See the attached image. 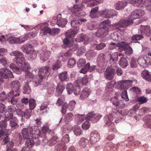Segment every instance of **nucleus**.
Returning a JSON list of instances; mask_svg holds the SVG:
<instances>
[{
    "instance_id": "f257e3e1",
    "label": "nucleus",
    "mask_w": 151,
    "mask_h": 151,
    "mask_svg": "<svg viewBox=\"0 0 151 151\" xmlns=\"http://www.w3.org/2000/svg\"><path fill=\"white\" fill-rule=\"evenodd\" d=\"M49 69L50 68L48 66L39 68L38 75L34 78L33 81L32 82L35 87L39 85L42 81L44 77L49 75Z\"/></svg>"
},
{
    "instance_id": "f03ea898",
    "label": "nucleus",
    "mask_w": 151,
    "mask_h": 151,
    "mask_svg": "<svg viewBox=\"0 0 151 151\" xmlns=\"http://www.w3.org/2000/svg\"><path fill=\"white\" fill-rule=\"evenodd\" d=\"M110 24V21L108 19L100 23V29L98 31V34L100 37H103L108 35Z\"/></svg>"
},
{
    "instance_id": "7ed1b4c3",
    "label": "nucleus",
    "mask_w": 151,
    "mask_h": 151,
    "mask_svg": "<svg viewBox=\"0 0 151 151\" xmlns=\"http://www.w3.org/2000/svg\"><path fill=\"white\" fill-rule=\"evenodd\" d=\"M10 68L12 70L14 73L19 74L21 73V70L25 72L28 71L30 69V66L29 63L25 61L19 67L14 63H11L10 65Z\"/></svg>"
},
{
    "instance_id": "20e7f679",
    "label": "nucleus",
    "mask_w": 151,
    "mask_h": 151,
    "mask_svg": "<svg viewBox=\"0 0 151 151\" xmlns=\"http://www.w3.org/2000/svg\"><path fill=\"white\" fill-rule=\"evenodd\" d=\"M77 34V32L74 30H70L68 31L65 34L66 38L63 41V45L62 46H64L65 48L68 47L71 45L70 44L72 43L71 41H72Z\"/></svg>"
},
{
    "instance_id": "39448f33",
    "label": "nucleus",
    "mask_w": 151,
    "mask_h": 151,
    "mask_svg": "<svg viewBox=\"0 0 151 151\" xmlns=\"http://www.w3.org/2000/svg\"><path fill=\"white\" fill-rule=\"evenodd\" d=\"M66 88L68 94H70L73 93L76 96L79 94L81 91L80 85L76 82L74 83L73 84L71 83L67 84Z\"/></svg>"
},
{
    "instance_id": "423d86ee",
    "label": "nucleus",
    "mask_w": 151,
    "mask_h": 151,
    "mask_svg": "<svg viewBox=\"0 0 151 151\" xmlns=\"http://www.w3.org/2000/svg\"><path fill=\"white\" fill-rule=\"evenodd\" d=\"M32 46L29 44H25L23 45L21 48L22 50L26 53L30 55L31 58H34L36 57V54L34 50H31Z\"/></svg>"
},
{
    "instance_id": "0eeeda50",
    "label": "nucleus",
    "mask_w": 151,
    "mask_h": 151,
    "mask_svg": "<svg viewBox=\"0 0 151 151\" xmlns=\"http://www.w3.org/2000/svg\"><path fill=\"white\" fill-rule=\"evenodd\" d=\"M19 94L18 93H15L12 92H9L7 94L8 102L13 105H15L18 101V96Z\"/></svg>"
},
{
    "instance_id": "6e6552de",
    "label": "nucleus",
    "mask_w": 151,
    "mask_h": 151,
    "mask_svg": "<svg viewBox=\"0 0 151 151\" xmlns=\"http://www.w3.org/2000/svg\"><path fill=\"white\" fill-rule=\"evenodd\" d=\"M52 22L56 24L59 27H63L67 23L66 20L61 18V14H59L57 17H53Z\"/></svg>"
},
{
    "instance_id": "1a4fd4ad",
    "label": "nucleus",
    "mask_w": 151,
    "mask_h": 151,
    "mask_svg": "<svg viewBox=\"0 0 151 151\" xmlns=\"http://www.w3.org/2000/svg\"><path fill=\"white\" fill-rule=\"evenodd\" d=\"M117 111V110L116 112H114L113 113L105 116V118L106 119V121H107L106 123V124L107 126H111L112 127H114V123L112 121L114 119L116 118L117 117L116 112Z\"/></svg>"
},
{
    "instance_id": "9d476101",
    "label": "nucleus",
    "mask_w": 151,
    "mask_h": 151,
    "mask_svg": "<svg viewBox=\"0 0 151 151\" xmlns=\"http://www.w3.org/2000/svg\"><path fill=\"white\" fill-rule=\"evenodd\" d=\"M0 76L1 77L5 79L13 78L14 77L12 71L6 68L0 69Z\"/></svg>"
},
{
    "instance_id": "9b49d317",
    "label": "nucleus",
    "mask_w": 151,
    "mask_h": 151,
    "mask_svg": "<svg viewBox=\"0 0 151 151\" xmlns=\"http://www.w3.org/2000/svg\"><path fill=\"white\" fill-rule=\"evenodd\" d=\"M32 114V111L30 109H26L24 111L21 109H18L17 112V114L19 116L24 117L27 119L29 118Z\"/></svg>"
},
{
    "instance_id": "f8f14e48",
    "label": "nucleus",
    "mask_w": 151,
    "mask_h": 151,
    "mask_svg": "<svg viewBox=\"0 0 151 151\" xmlns=\"http://www.w3.org/2000/svg\"><path fill=\"white\" fill-rule=\"evenodd\" d=\"M28 129L30 131V134H32L33 136L35 138H37L39 136H40L41 132L38 129V127L36 126H29L28 127Z\"/></svg>"
},
{
    "instance_id": "ddd939ff",
    "label": "nucleus",
    "mask_w": 151,
    "mask_h": 151,
    "mask_svg": "<svg viewBox=\"0 0 151 151\" xmlns=\"http://www.w3.org/2000/svg\"><path fill=\"white\" fill-rule=\"evenodd\" d=\"M104 74L106 78L111 80L114 78L115 74V70L112 67L107 68Z\"/></svg>"
},
{
    "instance_id": "4468645a",
    "label": "nucleus",
    "mask_w": 151,
    "mask_h": 151,
    "mask_svg": "<svg viewBox=\"0 0 151 151\" xmlns=\"http://www.w3.org/2000/svg\"><path fill=\"white\" fill-rule=\"evenodd\" d=\"M133 23V20L130 17L126 19H122L117 23L118 26L121 27H125Z\"/></svg>"
},
{
    "instance_id": "2eb2a0df",
    "label": "nucleus",
    "mask_w": 151,
    "mask_h": 151,
    "mask_svg": "<svg viewBox=\"0 0 151 151\" xmlns=\"http://www.w3.org/2000/svg\"><path fill=\"white\" fill-rule=\"evenodd\" d=\"M130 2L134 6H138L140 4L146 6L151 5V0H130Z\"/></svg>"
},
{
    "instance_id": "dca6fc26",
    "label": "nucleus",
    "mask_w": 151,
    "mask_h": 151,
    "mask_svg": "<svg viewBox=\"0 0 151 151\" xmlns=\"http://www.w3.org/2000/svg\"><path fill=\"white\" fill-rule=\"evenodd\" d=\"M10 86L12 92H18L21 86L20 82L17 80L12 81Z\"/></svg>"
},
{
    "instance_id": "f3484780",
    "label": "nucleus",
    "mask_w": 151,
    "mask_h": 151,
    "mask_svg": "<svg viewBox=\"0 0 151 151\" xmlns=\"http://www.w3.org/2000/svg\"><path fill=\"white\" fill-rule=\"evenodd\" d=\"M84 5L81 4L74 5V6L72 8V12L75 15L77 16H81V14L82 8Z\"/></svg>"
},
{
    "instance_id": "a211bd4d",
    "label": "nucleus",
    "mask_w": 151,
    "mask_h": 151,
    "mask_svg": "<svg viewBox=\"0 0 151 151\" xmlns=\"http://www.w3.org/2000/svg\"><path fill=\"white\" fill-rule=\"evenodd\" d=\"M139 30L141 33L143 35L147 37L150 36L151 30L149 26L141 25Z\"/></svg>"
},
{
    "instance_id": "6ab92c4d",
    "label": "nucleus",
    "mask_w": 151,
    "mask_h": 151,
    "mask_svg": "<svg viewBox=\"0 0 151 151\" xmlns=\"http://www.w3.org/2000/svg\"><path fill=\"white\" fill-rule=\"evenodd\" d=\"M100 137L98 132L96 131H93L91 134L90 140L93 143H95L99 140Z\"/></svg>"
},
{
    "instance_id": "aec40b11",
    "label": "nucleus",
    "mask_w": 151,
    "mask_h": 151,
    "mask_svg": "<svg viewBox=\"0 0 151 151\" xmlns=\"http://www.w3.org/2000/svg\"><path fill=\"white\" fill-rule=\"evenodd\" d=\"M37 145H39L40 144L41 142L42 144H46L50 141H48L46 137L45 134H43V135H41L37 139Z\"/></svg>"
},
{
    "instance_id": "412c9836",
    "label": "nucleus",
    "mask_w": 151,
    "mask_h": 151,
    "mask_svg": "<svg viewBox=\"0 0 151 151\" xmlns=\"http://www.w3.org/2000/svg\"><path fill=\"white\" fill-rule=\"evenodd\" d=\"M13 61L19 67L24 63L25 59L24 57V55H23L19 57H15L13 59Z\"/></svg>"
},
{
    "instance_id": "4be33fe9",
    "label": "nucleus",
    "mask_w": 151,
    "mask_h": 151,
    "mask_svg": "<svg viewBox=\"0 0 151 151\" xmlns=\"http://www.w3.org/2000/svg\"><path fill=\"white\" fill-rule=\"evenodd\" d=\"M129 59L127 57H122L119 61V64L122 68H125L128 65V62Z\"/></svg>"
},
{
    "instance_id": "5701e85b",
    "label": "nucleus",
    "mask_w": 151,
    "mask_h": 151,
    "mask_svg": "<svg viewBox=\"0 0 151 151\" xmlns=\"http://www.w3.org/2000/svg\"><path fill=\"white\" fill-rule=\"evenodd\" d=\"M37 139L35 138L34 139L33 137H29L28 138L26 139L27 140L25 142V145L28 147H27L28 149L31 147L35 142H37Z\"/></svg>"
},
{
    "instance_id": "b1692460",
    "label": "nucleus",
    "mask_w": 151,
    "mask_h": 151,
    "mask_svg": "<svg viewBox=\"0 0 151 151\" xmlns=\"http://www.w3.org/2000/svg\"><path fill=\"white\" fill-rule=\"evenodd\" d=\"M50 54V51H43L40 54V58L43 61H45L49 58Z\"/></svg>"
},
{
    "instance_id": "393cba45",
    "label": "nucleus",
    "mask_w": 151,
    "mask_h": 151,
    "mask_svg": "<svg viewBox=\"0 0 151 151\" xmlns=\"http://www.w3.org/2000/svg\"><path fill=\"white\" fill-rule=\"evenodd\" d=\"M33 81L32 82H31L30 83H26L24 86L23 87L22 93L24 94H28L30 93L31 92V88L29 87V85L31 84H34L32 83Z\"/></svg>"
},
{
    "instance_id": "a878e982",
    "label": "nucleus",
    "mask_w": 151,
    "mask_h": 151,
    "mask_svg": "<svg viewBox=\"0 0 151 151\" xmlns=\"http://www.w3.org/2000/svg\"><path fill=\"white\" fill-rule=\"evenodd\" d=\"M58 78L62 82L68 81L69 79V77L66 71L63 72L59 74Z\"/></svg>"
},
{
    "instance_id": "bb28decb",
    "label": "nucleus",
    "mask_w": 151,
    "mask_h": 151,
    "mask_svg": "<svg viewBox=\"0 0 151 151\" xmlns=\"http://www.w3.org/2000/svg\"><path fill=\"white\" fill-rule=\"evenodd\" d=\"M90 89L87 88H84L81 92L80 98L82 99L88 97L90 93Z\"/></svg>"
},
{
    "instance_id": "cd10ccee",
    "label": "nucleus",
    "mask_w": 151,
    "mask_h": 151,
    "mask_svg": "<svg viewBox=\"0 0 151 151\" xmlns=\"http://www.w3.org/2000/svg\"><path fill=\"white\" fill-rule=\"evenodd\" d=\"M74 116L72 113L67 114L65 116L64 121L66 124H68L73 119Z\"/></svg>"
},
{
    "instance_id": "c85d7f7f",
    "label": "nucleus",
    "mask_w": 151,
    "mask_h": 151,
    "mask_svg": "<svg viewBox=\"0 0 151 151\" xmlns=\"http://www.w3.org/2000/svg\"><path fill=\"white\" fill-rule=\"evenodd\" d=\"M142 75L144 78L148 81L151 82V75L148 70H143L142 72Z\"/></svg>"
},
{
    "instance_id": "c756f323",
    "label": "nucleus",
    "mask_w": 151,
    "mask_h": 151,
    "mask_svg": "<svg viewBox=\"0 0 151 151\" xmlns=\"http://www.w3.org/2000/svg\"><path fill=\"white\" fill-rule=\"evenodd\" d=\"M126 2L125 1H119L115 4V7L116 10L123 9L126 6Z\"/></svg>"
},
{
    "instance_id": "7c9ffc66",
    "label": "nucleus",
    "mask_w": 151,
    "mask_h": 151,
    "mask_svg": "<svg viewBox=\"0 0 151 151\" xmlns=\"http://www.w3.org/2000/svg\"><path fill=\"white\" fill-rule=\"evenodd\" d=\"M9 125L13 129L17 128L19 126L17 120L15 119H11L10 121Z\"/></svg>"
},
{
    "instance_id": "2f4dec72",
    "label": "nucleus",
    "mask_w": 151,
    "mask_h": 151,
    "mask_svg": "<svg viewBox=\"0 0 151 151\" xmlns=\"http://www.w3.org/2000/svg\"><path fill=\"white\" fill-rule=\"evenodd\" d=\"M65 88L63 84H60V83L58 84L56 88V94L58 96H59L61 94Z\"/></svg>"
},
{
    "instance_id": "473e14b6",
    "label": "nucleus",
    "mask_w": 151,
    "mask_h": 151,
    "mask_svg": "<svg viewBox=\"0 0 151 151\" xmlns=\"http://www.w3.org/2000/svg\"><path fill=\"white\" fill-rule=\"evenodd\" d=\"M118 55L116 53L113 54L111 55L109 59V62L110 63L113 65L116 63L118 61Z\"/></svg>"
},
{
    "instance_id": "72a5a7b5",
    "label": "nucleus",
    "mask_w": 151,
    "mask_h": 151,
    "mask_svg": "<svg viewBox=\"0 0 151 151\" xmlns=\"http://www.w3.org/2000/svg\"><path fill=\"white\" fill-rule=\"evenodd\" d=\"M28 128H24L23 129L22 131V133L23 139H24L28 138L30 137V132Z\"/></svg>"
},
{
    "instance_id": "f704fd0d",
    "label": "nucleus",
    "mask_w": 151,
    "mask_h": 151,
    "mask_svg": "<svg viewBox=\"0 0 151 151\" xmlns=\"http://www.w3.org/2000/svg\"><path fill=\"white\" fill-rule=\"evenodd\" d=\"M116 83L114 81H111L107 84L106 89L107 91L111 92L113 91Z\"/></svg>"
},
{
    "instance_id": "c9c22d12",
    "label": "nucleus",
    "mask_w": 151,
    "mask_h": 151,
    "mask_svg": "<svg viewBox=\"0 0 151 151\" xmlns=\"http://www.w3.org/2000/svg\"><path fill=\"white\" fill-rule=\"evenodd\" d=\"M29 109L32 110H33L37 105L36 100L33 98H30L29 99Z\"/></svg>"
},
{
    "instance_id": "e433bc0d",
    "label": "nucleus",
    "mask_w": 151,
    "mask_h": 151,
    "mask_svg": "<svg viewBox=\"0 0 151 151\" xmlns=\"http://www.w3.org/2000/svg\"><path fill=\"white\" fill-rule=\"evenodd\" d=\"M99 8L96 7L93 8L90 12V16L92 18H96L98 17V11Z\"/></svg>"
},
{
    "instance_id": "4c0bfd02",
    "label": "nucleus",
    "mask_w": 151,
    "mask_h": 151,
    "mask_svg": "<svg viewBox=\"0 0 151 151\" xmlns=\"http://www.w3.org/2000/svg\"><path fill=\"white\" fill-rule=\"evenodd\" d=\"M137 62L140 65L143 67H145L147 65L146 64V61L144 58L142 57H139Z\"/></svg>"
},
{
    "instance_id": "58836bf2",
    "label": "nucleus",
    "mask_w": 151,
    "mask_h": 151,
    "mask_svg": "<svg viewBox=\"0 0 151 151\" xmlns=\"http://www.w3.org/2000/svg\"><path fill=\"white\" fill-rule=\"evenodd\" d=\"M106 14V18H110L117 15L115 11L112 9H107Z\"/></svg>"
},
{
    "instance_id": "ea45409f",
    "label": "nucleus",
    "mask_w": 151,
    "mask_h": 151,
    "mask_svg": "<svg viewBox=\"0 0 151 151\" xmlns=\"http://www.w3.org/2000/svg\"><path fill=\"white\" fill-rule=\"evenodd\" d=\"M88 140L85 138H81L79 142V146L81 147H86L88 142Z\"/></svg>"
},
{
    "instance_id": "a19ab883",
    "label": "nucleus",
    "mask_w": 151,
    "mask_h": 151,
    "mask_svg": "<svg viewBox=\"0 0 151 151\" xmlns=\"http://www.w3.org/2000/svg\"><path fill=\"white\" fill-rule=\"evenodd\" d=\"M80 41L83 42L84 41V44H87L89 41V38L87 35H82L78 37Z\"/></svg>"
},
{
    "instance_id": "79ce46f5",
    "label": "nucleus",
    "mask_w": 151,
    "mask_h": 151,
    "mask_svg": "<svg viewBox=\"0 0 151 151\" xmlns=\"http://www.w3.org/2000/svg\"><path fill=\"white\" fill-rule=\"evenodd\" d=\"M16 106L15 105H10L8 106L7 111L8 112L11 113L16 112L17 114L18 110L16 108Z\"/></svg>"
},
{
    "instance_id": "37998d69",
    "label": "nucleus",
    "mask_w": 151,
    "mask_h": 151,
    "mask_svg": "<svg viewBox=\"0 0 151 151\" xmlns=\"http://www.w3.org/2000/svg\"><path fill=\"white\" fill-rule=\"evenodd\" d=\"M128 83L129 81L126 80L120 81L118 82V85L119 87L125 88H128L126 87V86L128 85Z\"/></svg>"
},
{
    "instance_id": "c03bdc74",
    "label": "nucleus",
    "mask_w": 151,
    "mask_h": 151,
    "mask_svg": "<svg viewBox=\"0 0 151 151\" xmlns=\"http://www.w3.org/2000/svg\"><path fill=\"white\" fill-rule=\"evenodd\" d=\"M51 29L48 27H46L41 30L40 32V35L41 36L46 35L47 33H48L50 35Z\"/></svg>"
},
{
    "instance_id": "a18cd8bd",
    "label": "nucleus",
    "mask_w": 151,
    "mask_h": 151,
    "mask_svg": "<svg viewBox=\"0 0 151 151\" xmlns=\"http://www.w3.org/2000/svg\"><path fill=\"white\" fill-rule=\"evenodd\" d=\"M143 36L141 34H136L132 37L131 39L133 41H138L142 39Z\"/></svg>"
},
{
    "instance_id": "49530a36",
    "label": "nucleus",
    "mask_w": 151,
    "mask_h": 151,
    "mask_svg": "<svg viewBox=\"0 0 151 151\" xmlns=\"http://www.w3.org/2000/svg\"><path fill=\"white\" fill-rule=\"evenodd\" d=\"M61 66V61L60 60H58L55 63L54 65L53 66L52 68L53 70H56L60 68Z\"/></svg>"
},
{
    "instance_id": "de8ad7c7",
    "label": "nucleus",
    "mask_w": 151,
    "mask_h": 151,
    "mask_svg": "<svg viewBox=\"0 0 151 151\" xmlns=\"http://www.w3.org/2000/svg\"><path fill=\"white\" fill-rule=\"evenodd\" d=\"M50 103V101L47 99L46 101H45L42 104L40 107V110L41 111L43 110L46 108L47 106Z\"/></svg>"
},
{
    "instance_id": "09e8293b",
    "label": "nucleus",
    "mask_w": 151,
    "mask_h": 151,
    "mask_svg": "<svg viewBox=\"0 0 151 151\" xmlns=\"http://www.w3.org/2000/svg\"><path fill=\"white\" fill-rule=\"evenodd\" d=\"M143 119L145 121V122H146L147 125H151V116L149 115H146L145 116Z\"/></svg>"
},
{
    "instance_id": "8fccbe9b",
    "label": "nucleus",
    "mask_w": 151,
    "mask_h": 151,
    "mask_svg": "<svg viewBox=\"0 0 151 151\" xmlns=\"http://www.w3.org/2000/svg\"><path fill=\"white\" fill-rule=\"evenodd\" d=\"M70 45H70L68 47L69 50L74 51L78 49V44L76 43L73 44L71 43Z\"/></svg>"
},
{
    "instance_id": "3c124183",
    "label": "nucleus",
    "mask_w": 151,
    "mask_h": 151,
    "mask_svg": "<svg viewBox=\"0 0 151 151\" xmlns=\"http://www.w3.org/2000/svg\"><path fill=\"white\" fill-rule=\"evenodd\" d=\"M137 10H136L131 13V15L130 17L132 20L137 19L139 18Z\"/></svg>"
},
{
    "instance_id": "603ef678",
    "label": "nucleus",
    "mask_w": 151,
    "mask_h": 151,
    "mask_svg": "<svg viewBox=\"0 0 151 151\" xmlns=\"http://www.w3.org/2000/svg\"><path fill=\"white\" fill-rule=\"evenodd\" d=\"M65 101V98L64 96H61L58 100L56 104L59 106H60L63 104Z\"/></svg>"
},
{
    "instance_id": "864d4df0",
    "label": "nucleus",
    "mask_w": 151,
    "mask_h": 151,
    "mask_svg": "<svg viewBox=\"0 0 151 151\" xmlns=\"http://www.w3.org/2000/svg\"><path fill=\"white\" fill-rule=\"evenodd\" d=\"M130 67L132 68H134L137 67V63L136 59L132 58L130 61Z\"/></svg>"
},
{
    "instance_id": "5fc2aeb1",
    "label": "nucleus",
    "mask_w": 151,
    "mask_h": 151,
    "mask_svg": "<svg viewBox=\"0 0 151 151\" xmlns=\"http://www.w3.org/2000/svg\"><path fill=\"white\" fill-rule=\"evenodd\" d=\"M76 63V62L74 59H70L68 62V66L69 68H72L74 66Z\"/></svg>"
},
{
    "instance_id": "6e6d98bb",
    "label": "nucleus",
    "mask_w": 151,
    "mask_h": 151,
    "mask_svg": "<svg viewBox=\"0 0 151 151\" xmlns=\"http://www.w3.org/2000/svg\"><path fill=\"white\" fill-rule=\"evenodd\" d=\"M74 132L76 136L80 135L81 133V127L78 126H76L75 127Z\"/></svg>"
},
{
    "instance_id": "4d7b16f0",
    "label": "nucleus",
    "mask_w": 151,
    "mask_h": 151,
    "mask_svg": "<svg viewBox=\"0 0 151 151\" xmlns=\"http://www.w3.org/2000/svg\"><path fill=\"white\" fill-rule=\"evenodd\" d=\"M93 123L96 122L101 117V115L98 114H95L94 112V114H93Z\"/></svg>"
},
{
    "instance_id": "13d9d810",
    "label": "nucleus",
    "mask_w": 151,
    "mask_h": 151,
    "mask_svg": "<svg viewBox=\"0 0 151 151\" xmlns=\"http://www.w3.org/2000/svg\"><path fill=\"white\" fill-rule=\"evenodd\" d=\"M113 68L115 70V74L116 73L118 76H121L123 73V72L121 69L118 67H114Z\"/></svg>"
},
{
    "instance_id": "bf43d9fd",
    "label": "nucleus",
    "mask_w": 151,
    "mask_h": 151,
    "mask_svg": "<svg viewBox=\"0 0 151 151\" xmlns=\"http://www.w3.org/2000/svg\"><path fill=\"white\" fill-rule=\"evenodd\" d=\"M80 24H81L80 21L78 20L73 21L71 22V26L73 27H78Z\"/></svg>"
},
{
    "instance_id": "052dcab7",
    "label": "nucleus",
    "mask_w": 151,
    "mask_h": 151,
    "mask_svg": "<svg viewBox=\"0 0 151 151\" xmlns=\"http://www.w3.org/2000/svg\"><path fill=\"white\" fill-rule=\"evenodd\" d=\"M124 52L126 54L128 55H130L132 53L133 51L131 47L129 46V45L128 46H126L124 48Z\"/></svg>"
},
{
    "instance_id": "680f3d73",
    "label": "nucleus",
    "mask_w": 151,
    "mask_h": 151,
    "mask_svg": "<svg viewBox=\"0 0 151 151\" xmlns=\"http://www.w3.org/2000/svg\"><path fill=\"white\" fill-rule=\"evenodd\" d=\"M32 34V33L31 32H30L27 35H26L24 36L23 38L22 39V40L20 41V43H23L26 40H27L28 38H31V36Z\"/></svg>"
},
{
    "instance_id": "e2e57ef3",
    "label": "nucleus",
    "mask_w": 151,
    "mask_h": 151,
    "mask_svg": "<svg viewBox=\"0 0 151 151\" xmlns=\"http://www.w3.org/2000/svg\"><path fill=\"white\" fill-rule=\"evenodd\" d=\"M14 145V143L12 141H9L7 143L6 147L7 149L6 151H11L12 148Z\"/></svg>"
},
{
    "instance_id": "0e129e2a",
    "label": "nucleus",
    "mask_w": 151,
    "mask_h": 151,
    "mask_svg": "<svg viewBox=\"0 0 151 151\" xmlns=\"http://www.w3.org/2000/svg\"><path fill=\"white\" fill-rule=\"evenodd\" d=\"M60 29L58 28H53L51 29L50 32V35L54 36L55 35L58 34L60 32Z\"/></svg>"
},
{
    "instance_id": "69168bd1",
    "label": "nucleus",
    "mask_w": 151,
    "mask_h": 151,
    "mask_svg": "<svg viewBox=\"0 0 151 151\" xmlns=\"http://www.w3.org/2000/svg\"><path fill=\"white\" fill-rule=\"evenodd\" d=\"M111 101L113 104L114 106H117L119 105V101L116 97L112 98L111 99Z\"/></svg>"
},
{
    "instance_id": "338daca9",
    "label": "nucleus",
    "mask_w": 151,
    "mask_h": 151,
    "mask_svg": "<svg viewBox=\"0 0 151 151\" xmlns=\"http://www.w3.org/2000/svg\"><path fill=\"white\" fill-rule=\"evenodd\" d=\"M86 63V61L84 59H80L77 63L78 67H81L82 66H84Z\"/></svg>"
},
{
    "instance_id": "774afa93",
    "label": "nucleus",
    "mask_w": 151,
    "mask_h": 151,
    "mask_svg": "<svg viewBox=\"0 0 151 151\" xmlns=\"http://www.w3.org/2000/svg\"><path fill=\"white\" fill-rule=\"evenodd\" d=\"M58 137L55 136L52 137L49 141L50 144L51 145H53L55 144L57 142Z\"/></svg>"
}]
</instances>
